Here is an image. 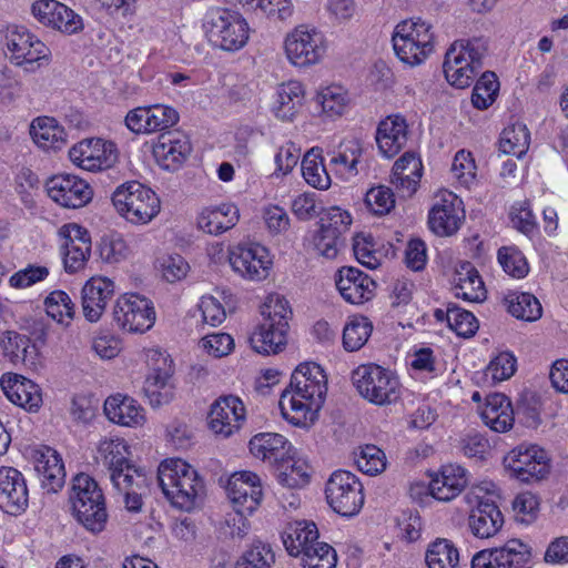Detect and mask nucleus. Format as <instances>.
I'll use <instances>...</instances> for the list:
<instances>
[{"instance_id":"nucleus-1","label":"nucleus","mask_w":568,"mask_h":568,"mask_svg":"<svg viewBox=\"0 0 568 568\" xmlns=\"http://www.w3.org/2000/svg\"><path fill=\"white\" fill-rule=\"evenodd\" d=\"M326 392V375L322 367L315 363L300 364L281 395L282 416L294 426H305L323 406Z\"/></svg>"},{"instance_id":"nucleus-2","label":"nucleus","mask_w":568,"mask_h":568,"mask_svg":"<svg viewBox=\"0 0 568 568\" xmlns=\"http://www.w3.org/2000/svg\"><path fill=\"white\" fill-rule=\"evenodd\" d=\"M159 485L171 505L184 511L201 506L205 486L197 471L181 458L163 460L158 469Z\"/></svg>"},{"instance_id":"nucleus-3","label":"nucleus","mask_w":568,"mask_h":568,"mask_svg":"<svg viewBox=\"0 0 568 568\" xmlns=\"http://www.w3.org/2000/svg\"><path fill=\"white\" fill-rule=\"evenodd\" d=\"M72 514L89 531L100 532L108 520L104 494L94 478L78 474L72 480L69 496Z\"/></svg>"},{"instance_id":"nucleus-4","label":"nucleus","mask_w":568,"mask_h":568,"mask_svg":"<svg viewBox=\"0 0 568 568\" xmlns=\"http://www.w3.org/2000/svg\"><path fill=\"white\" fill-rule=\"evenodd\" d=\"M203 30L209 42L217 49L236 52L250 39V26L237 11L226 8H212L203 19Z\"/></svg>"},{"instance_id":"nucleus-5","label":"nucleus","mask_w":568,"mask_h":568,"mask_svg":"<svg viewBox=\"0 0 568 568\" xmlns=\"http://www.w3.org/2000/svg\"><path fill=\"white\" fill-rule=\"evenodd\" d=\"M4 44L9 61L26 72L34 73L51 63L50 48L24 26H8Z\"/></svg>"},{"instance_id":"nucleus-6","label":"nucleus","mask_w":568,"mask_h":568,"mask_svg":"<svg viewBox=\"0 0 568 568\" xmlns=\"http://www.w3.org/2000/svg\"><path fill=\"white\" fill-rule=\"evenodd\" d=\"M111 200L116 212L135 225L150 223L161 210V201L156 193L138 181L119 185Z\"/></svg>"},{"instance_id":"nucleus-7","label":"nucleus","mask_w":568,"mask_h":568,"mask_svg":"<svg viewBox=\"0 0 568 568\" xmlns=\"http://www.w3.org/2000/svg\"><path fill=\"white\" fill-rule=\"evenodd\" d=\"M352 383L364 399L377 406L390 405L400 397L397 375L374 363L356 367L352 373Z\"/></svg>"},{"instance_id":"nucleus-8","label":"nucleus","mask_w":568,"mask_h":568,"mask_svg":"<svg viewBox=\"0 0 568 568\" xmlns=\"http://www.w3.org/2000/svg\"><path fill=\"white\" fill-rule=\"evenodd\" d=\"M392 42L395 54L403 63L419 65L434 50L432 26L420 18L402 21L394 30Z\"/></svg>"},{"instance_id":"nucleus-9","label":"nucleus","mask_w":568,"mask_h":568,"mask_svg":"<svg viewBox=\"0 0 568 568\" xmlns=\"http://www.w3.org/2000/svg\"><path fill=\"white\" fill-rule=\"evenodd\" d=\"M485 48L479 39L455 41L445 54L446 80L458 89L469 87L483 68Z\"/></svg>"},{"instance_id":"nucleus-10","label":"nucleus","mask_w":568,"mask_h":568,"mask_svg":"<svg viewBox=\"0 0 568 568\" xmlns=\"http://www.w3.org/2000/svg\"><path fill=\"white\" fill-rule=\"evenodd\" d=\"M325 497L329 507L344 517L357 515L365 500L358 477L343 469L335 470L327 479Z\"/></svg>"},{"instance_id":"nucleus-11","label":"nucleus","mask_w":568,"mask_h":568,"mask_svg":"<svg viewBox=\"0 0 568 568\" xmlns=\"http://www.w3.org/2000/svg\"><path fill=\"white\" fill-rule=\"evenodd\" d=\"M503 463L510 477L526 484L537 483L550 471L548 454L537 445H518L504 457Z\"/></svg>"},{"instance_id":"nucleus-12","label":"nucleus","mask_w":568,"mask_h":568,"mask_svg":"<svg viewBox=\"0 0 568 568\" xmlns=\"http://www.w3.org/2000/svg\"><path fill=\"white\" fill-rule=\"evenodd\" d=\"M116 326L129 333H144L155 323V311L152 301L139 294L120 296L112 312Z\"/></svg>"},{"instance_id":"nucleus-13","label":"nucleus","mask_w":568,"mask_h":568,"mask_svg":"<svg viewBox=\"0 0 568 568\" xmlns=\"http://www.w3.org/2000/svg\"><path fill=\"white\" fill-rule=\"evenodd\" d=\"M284 48L288 61L300 68L318 63L326 52L323 33L304 26L296 27L286 36Z\"/></svg>"},{"instance_id":"nucleus-14","label":"nucleus","mask_w":568,"mask_h":568,"mask_svg":"<svg viewBox=\"0 0 568 568\" xmlns=\"http://www.w3.org/2000/svg\"><path fill=\"white\" fill-rule=\"evenodd\" d=\"M148 361L151 368L144 382L143 392L152 407L169 404L174 396L172 359L159 349H150Z\"/></svg>"},{"instance_id":"nucleus-15","label":"nucleus","mask_w":568,"mask_h":568,"mask_svg":"<svg viewBox=\"0 0 568 568\" xmlns=\"http://www.w3.org/2000/svg\"><path fill=\"white\" fill-rule=\"evenodd\" d=\"M31 13L42 26L64 34H75L84 28L81 16L58 0H37Z\"/></svg>"},{"instance_id":"nucleus-16","label":"nucleus","mask_w":568,"mask_h":568,"mask_svg":"<svg viewBox=\"0 0 568 568\" xmlns=\"http://www.w3.org/2000/svg\"><path fill=\"white\" fill-rule=\"evenodd\" d=\"M207 418L210 429L215 435L227 438L239 432L245 423V406L237 396H220L211 405Z\"/></svg>"},{"instance_id":"nucleus-17","label":"nucleus","mask_w":568,"mask_h":568,"mask_svg":"<svg viewBox=\"0 0 568 568\" xmlns=\"http://www.w3.org/2000/svg\"><path fill=\"white\" fill-rule=\"evenodd\" d=\"M69 158L87 171H100L111 168L118 161V151L113 142L92 138L74 144L69 151Z\"/></svg>"},{"instance_id":"nucleus-18","label":"nucleus","mask_w":568,"mask_h":568,"mask_svg":"<svg viewBox=\"0 0 568 568\" xmlns=\"http://www.w3.org/2000/svg\"><path fill=\"white\" fill-rule=\"evenodd\" d=\"M58 234L64 240L61 248L65 272L73 274L83 270L91 254L89 231L77 223H68L59 229Z\"/></svg>"},{"instance_id":"nucleus-19","label":"nucleus","mask_w":568,"mask_h":568,"mask_svg":"<svg viewBox=\"0 0 568 568\" xmlns=\"http://www.w3.org/2000/svg\"><path fill=\"white\" fill-rule=\"evenodd\" d=\"M229 261L235 273L251 281L266 278L272 265L268 251L260 244H240L233 247Z\"/></svg>"},{"instance_id":"nucleus-20","label":"nucleus","mask_w":568,"mask_h":568,"mask_svg":"<svg viewBox=\"0 0 568 568\" xmlns=\"http://www.w3.org/2000/svg\"><path fill=\"white\" fill-rule=\"evenodd\" d=\"M531 558V548L519 539H510L503 547L484 549L471 559V568L523 567Z\"/></svg>"},{"instance_id":"nucleus-21","label":"nucleus","mask_w":568,"mask_h":568,"mask_svg":"<svg viewBox=\"0 0 568 568\" xmlns=\"http://www.w3.org/2000/svg\"><path fill=\"white\" fill-rule=\"evenodd\" d=\"M48 195L67 209H79L87 205L93 196L90 184L73 174H59L47 182Z\"/></svg>"},{"instance_id":"nucleus-22","label":"nucleus","mask_w":568,"mask_h":568,"mask_svg":"<svg viewBox=\"0 0 568 568\" xmlns=\"http://www.w3.org/2000/svg\"><path fill=\"white\" fill-rule=\"evenodd\" d=\"M29 505V490L23 474L13 467H0V509L21 515Z\"/></svg>"},{"instance_id":"nucleus-23","label":"nucleus","mask_w":568,"mask_h":568,"mask_svg":"<svg viewBox=\"0 0 568 568\" xmlns=\"http://www.w3.org/2000/svg\"><path fill=\"white\" fill-rule=\"evenodd\" d=\"M226 491L235 509L251 515L262 501V484L260 477L252 471L242 470L231 475Z\"/></svg>"},{"instance_id":"nucleus-24","label":"nucleus","mask_w":568,"mask_h":568,"mask_svg":"<svg viewBox=\"0 0 568 568\" xmlns=\"http://www.w3.org/2000/svg\"><path fill=\"white\" fill-rule=\"evenodd\" d=\"M192 152L189 136L180 131H166L159 135L153 145V155L161 168L179 170Z\"/></svg>"},{"instance_id":"nucleus-25","label":"nucleus","mask_w":568,"mask_h":568,"mask_svg":"<svg viewBox=\"0 0 568 568\" xmlns=\"http://www.w3.org/2000/svg\"><path fill=\"white\" fill-rule=\"evenodd\" d=\"M462 200L454 193H447L434 204L428 214V225L438 236H452L462 226L465 212Z\"/></svg>"},{"instance_id":"nucleus-26","label":"nucleus","mask_w":568,"mask_h":568,"mask_svg":"<svg viewBox=\"0 0 568 568\" xmlns=\"http://www.w3.org/2000/svg\"><path fill=\"white\" fill-rule=\"evenodd\" d=\"M335 282L342 297L355 305L372 300L376 288V283L366 273L353 266L341 267Z\"/></svg>"},{"instance_id":"nucleus-27","label":"nucleus","mask_w":568,"mask_h":568,"mask_svg":"<svg viewBox=\"0 0 568 568\" xmlns=\"http://www.w3.org/2000/svg\"><path fill=\"white\" fill-rule=\"evenodd\" d=\"M114 294L115 284L108 277L93 276L87 281L81 291L84 317L89 322H98Z\"/></svg>"},{"instance_id":"nucleus-28","label":"nucleus","mask_w":568,"mask_h":568,"mask_svg":"<svg viewBox=\"0 0 568 568\" xmlns=\"http://www.w3.org/2000/svg\"><path fill=\"white\" fill-rule=\"evenodd\" d=\"M32 459L42 487L48 493L59 491L65 481V470L58 452L49 446H39L32 450Z\"/></svg>"},{"instance_id":"nucleus-29","label":"nucleus","mask_w":568,"mask_h":568,"mask_svg":"<svg viewBox=\"0 0 568 568\" xmlns=\"http://www.w3.org/2000/svg\"><path fill=\"white\" fill-rule=\"evenodd\" d=\"M7 398L27 412H38L42 405L39 385L18 374H4L0 381Z\"/></svg>"},{"instance_id":"nucleus-30","label":"nucleus","mask_w":568,"mask_h":568,"mask_svg":"<svg viewBox=\"0 0 568 568\" xmlns=\"http://www.w3.org/2000/svg\"><path fill=\"white\" fill-rule=\"evenodd\" d=\"M376 142L381 153L390 159L397 155L408 140V124L399 114L388 115L378 123Z\"/></svg>"},{"instance_id":"nucleus-31","label":"nucleus","mask_w":568,"mask_h":568,"mask_svg":"<svg viewBox=\"0 0 568 568\" xmlns=\"http://www.w3.org/2000/svg\"><path fill=\"white\" fill-rule=\"evenodd\" d=\"M290 325L284 320H277L276 323L263 318L257 328L250 336V343L254 351L260 354H276L283 349L287 343V332Z\"/></svg>"},{"instance_id":"nucleus-32","label":"nucleus","mask_w":568,"mask_h":568,"mask_svg":"<svg viewBox=\"0 0 568 568\" xmlns=\"http://www.w3.org/2000/svg\"><path fill=\"white\" fill-rule=\"evenodd\" d=\"M504 524L498 506L490 499H480L468 516V527L478 538H489L497 534Z\"/></svg>"},{"instance_id":"nucleus-33","label":"nucleus","mask_w":568,"mask_h":568,"mask_svg":"<svg viewBox=\"0 0 568 568\" xmlns=\"http://www.w3.org/2000/svg\"><path fill=\"white\" fill-rule=\"evenodd\" d=\"M467 470L459 465L443 466L440 475L429 484L430 494L440 501H449L467 486Z\"/></svg>"},{"instance_id":"nucleus-34","label":"nucleus","mask_w":568,"mask_h":568,"mask_svg":"<svg viewBox=\"0 0 568 568\" xmlns=\"http://www.w3.org/2000/svg\"><path fill=\"white\" fill-rule=\"evenodd\" d=\"M104 414L114 424L136 427L143 424V408L129 396H110L104 402Z\"/></svg>"},{"instance_id":"nucleus-35","label":"nucleus","mask_w":568,"mask_h":568,"mask_svg":"<svg viewBox=\"0 0 568 568\" xmlns=\"http://www.w3.org/2000/svg\"><path fill=\"white\" fill-rule=\"evenodd\" d=\"M240 219V212L233 203H222L204 209L197 224L201 230L212 235H220L234 227Z\"/></svg>"},{"instance_id":"nucleus-36","label":"nucleus","mask_w":568,"mask_h":568,"mask_svg":"<svg viewBox=\"0 0 568 568\" xmlns=\"http://www.w3.org/2000/svg\"><path fill=\"white\" fill-rule=\"evenodd\" d=\"M453 283L457 297L468 302H483L486 298L485 284L477 268L468 261L458 265Z\"/></svg>"},{"instance_id":"nucleus-37","label":"nucleus","mask_w":568,"mask_h":568,"mask_svg":"<svg viewBox=\"0 0 568 568\" xmlns=\"http://www.w3.org/2000/svg\"><path fill=\"white\" fill-rule=\"evenodd\" d=\"M320 539L318 528L315 523L308 520H296L287 524L282 534L283 545L290 556L301 555Z\"/></svg>"},{"instance_id":"nucleus-38","label":"nucleus","mask_w":568,"mask_h":568,"mask_svg":"<svg viewBox=\"0 0 568 568\" xmlns=\"http://www.w3.org/2000/svg\"><path fill=\"white\" fill-rule=\"evenodd\" d=\"M290 446L288 440L276 433H260L253 436L248 443L251 454L270 464L283 460Z\"/></svg>"},{"instance_id":"nucleus-39","label":"nucleus","mask_w":568,"mask_h":568,"mask_svg":"<svg viewBox=\"0 0 568 568\" xmlns=\"http://www.w3.org/2000/svg\"><path fill=\"white\" fill-rule=\"evenodd\" d=\"M305 98L303 84L288 81L278 85L273 104L275 116L282 121H292L302 108Z\"/></svg>"},{"instance_id":"nucleus-40","label":"nucleus","mask_w":568,"mask_h":568,"mask_svg":"<svg viewBox=\"0 0 568 568\" xmlns=\"http://www.w3.org/2000/svg\"><path fill=\"white\" fill-rule=\"evenodd\" d=\"M30 135L44 150H61L67 143V133L54 118L39 116L31 122Z\"/></svg>"},{"instance_id":"nucleus-41","label":"nucleus","mask_w":568,"mask_h":568,"mask_svg":"<svg viewBox=\"0 0 568 568\" xmlns=\"http://www.w3.org/2000/svg\"><path fill=\"white\" fill-rule=\"evenodd\" d=\"M301 171L308 185L318 190H327L331 186V176L326 171L318 148H312L305 153L301 163Z\"/></svg>"},{"instance_id":"nucleus-42","label":"nucleus","mask_w":568,"mask_h":568,"mask_svg":"<svg viewBox=\"0 0 568 568\" xmlns=\"http://www.w3.org/2000/svg\"><path fill=\"white\" fill-rule=\"evenodd\" d=\"M504 301L508 313L518 320L535 322L541 317V304L530 293L510 292L505 296Z\"/></svg>"},{"instance_id":"nucleus-43","label":"nucleus","mask_w":568,"mask_h":568,"mask_svg":"<svg viewBox=\"0 0 568 568\" xmlns=\"http://www.w3.org/2000/svg\"><path fill=\"white\" fill-rule=\"evenodd\" d=\"M425 562L427 568H458L459 551L449 539L437 538L428 545Z\"/></svg>"},{"instance_id":"nucleus-44","label":"nucleus","mask_w":568,"mask_h":568,"mask_svg":"<svg viewBox=\"0 0 568 568\" xmlns=\"http://www.w3.org/2000/svg\"><path fill=\"white\" fill-rule=\"evenodd\" d=\"M530 144V133L524 123H514L505 128L500 134L499 149L505 154L523 158Z\"/></svg>"},{"instance_id":"nucleus-45","label":"nucleus","mask_w":568,"mask_h":568,"mask_svg":"<svg viewBox=\"0 0 568 568\" xmlns=\"http://www.w3.org/2000/svg\"><path fill=\"white\" fill-rule=\"evenodd\" d=\"M275 552L268 542L255 539L235 562V568H272Z\"/></svg>"},{"instance_id":"nucleus-46","label":"nucleus","mask_w":568,"mask_h":568,"mask_svg":"<svg viewBox=\"0 0 568 568\" xmlns=\"http://www.w3.org/2000/svg\"><path fill=\"white\" fill-rule=\"evenodd\" d=\"M373 332V324L366 316L352 317L343 329V347L347 352L361 349Z\"/></svg>"},{"instance_id":"nucleus-47","label":"nucleus","mask_w":568,"mask_h":568,"mask_svg":"<svg viewBox=\"0 0 568 568\" xmlns=\"http://www.w3.org/2000/svg\"><path fill=\"white\" fill-rule=\"evenodd\" d=\"M48 316L57 323L69 326L75 314V304L70 295L61 290L51 292L44 300Z\"/></svg>"},{"instance_id":"nucleus-48","label":"nucleus","mask_w":568,"mask_h":568,"mask_svg":"<svg viewBox=\"0 0 568 568\" xmlns=\"http://www.w3.org/2000/svg\"><path fill=\"white\" fill-rule=\"evenodd\" d=\"M363 153L362 143L356 140H347L339 144L338 151L332 156L331 164L337 168L342 174L356 175L357 164Z\"/></svg>"},{"instance_id":"nucleus-49","label":"nucleus","mask_w":568,"mask_h":568,"mask_svg":"<svg viewBox=\"0 0 568 568\" xmlns=\"http://www.w3.org/2000/svg\"><path fill=\"white\" fill-rule=\"evenodd\" d=\"M98 453L110 474L130 464L129 447L122 438H104L99 444Z\"/></svg>"},{"instance_id":"nucleus-50","label":"nucleus","mask_w":568,"mask_h":568,"mask_svg":"<svg viewBox=\"0 0 568 568\" xmlns=\"http://www.w3.org/2000/svg\"><path fill=\"white\" fill-rule=\"evenodd\" d=\"M278 483L287 488H303L310 483V465L303 459H283Z\"/></svg>"},{"instance_id":"nucleus-51","label":"nucleus","mask_w":568,"mask_h":568,"mask_svg":"<svg viewBox=\"0 0 568 568\" xmlns=\"http://www.w3.org/2000/svg\"><path fill=\"white\" fill-rule=\"evenodd\" d=\"M301 562L303 568H335L337 555L331 545L318 539L301 555Z\"/></svg>"},{"instance_id":"nucleus-52","label":"nucleus","mask_w":568,"mask_h":568,"mask_svg":"<svg viewBox=\"0 0 568 568\" xmlns=\"http://www.w3.org/2000/svg\"><path fill=\"white\" fill-rule=\"evenodd\" d=\"M246 511L235 509L226 514L217 528V536L223 541H241L251 529V524L246 518Z\"/></svg>"},{"instance_id":"nucleus-53","label":"nucleus","mask_w":568,"mask_h":568,"mask_svg":"<svg viewBox=\"0 0 568 568\" xmlns=\"http://www.w3.org/2000/svg\"><path fill=\"white\" fill-rule=\"evenodd\" d=\"M499 91V81L494 72L486 71L477 80L473 94V105L478 110L488 109L496 100Z\"/></svg>"},{"instance_id":"nucleus-54","label":"nucleus","mask_w":568,"mask_h":568,"mask_svg":"<svg viewBox=\"0 0 568 568\" xmlns=\"http://www.w3.org/2000/svg\"><path fill=\"white\" fill-rule=\"evenodd\" d=\"M355 464L362 473L375 476L386 468L385 453L375 445H365L355 453Z\"/></svg>"},{"instance_id":"nucleus-55","label":"nucleus","mask_w":568,"mask_h":568,"mask_svg":"<svg viewBox=\"0 0 568 568\" xmlns=\"http://www.w3.org/2000/svg\"><path fill=\"white\" fill-rule=\"evenodd\" d=\"M497 258L505 273L514 278H524L529 272L525 255L515 246L500 247Z\"/></svg>"},{"instance_id":"nucleus-56","label":"nucleus","mask_w":568,"mask_h":568,"mask_svg":"<svg viewBox=\"0 0 568 568\" xmlns=\"http://www.w3.org/2000/svg\"><path fill=\"white\" fill-rule=\"evenodd\" d=\"M317 103L321 105L322 112L329 118L343 114L347 106V93L342 87L331 85L323 89L317 94Z\"/></svg>"},{"instance_id":"nucleus-57","label":"nucleus","mask_w":568,"mask_h":568,"mask_svg":"<svg viewBox=\"0 0 568 568\" xmlns=\"http://www.w3.org/2000/svg\"><path fill=\"white\" fill-rule=\"evenodd\" d=\"M110 479L119 491L142 489L146 485V476L143 470L136 468L131 463L118 468V470H113L110 474Z\"/></svg>"},{"instance_id":"nucleus-58","label":"nucleus","mask_w":568,"mask_h":568,"mask_svg":"<svg viewBox=\"0 0 568 568\" xmlns=\"http://www.w3.org/2000/svg\"><path fill=\"white\" fill-rule=\"evenodd\" d=\"M514 412L519 422L527 427H537L540 423V402L532 392L520 394Z\"/></svg>"},{"instance_id":"nucleus-59","label":"nucleus","mask_w":568,"mask_h":568,"mask_svg":"<svg viewBox=\"0 0 568 568\" xmlns=\"http://www.w3.org/2000/svg\"><path fill=\"white\" fill-rule=\"evenodd\" d=\"M366 209L374 215H385L395 206V196L390 187L378 185L371 187L364 197Z\"/></svg>"},{"instance_id":"nucleus-60","label":"nucleus","mask_w":568,"mask_h":568,"mask_svg":"<svg viewBox=\"0 0 568 568\" xmlns=\"http://www.w3.org/2000/svg\"><path fill=\"white\" fill-rule=\"evenodd\" d=\"M150 134L159 131H165L179 122L178 111L165 104L146 105Z\"/></svg>"},{"instance_id":"nucleus-61","label":"nucleus","mask_w":568,"mask_h":568,"mask_svg":"<svg viewBox=\"0 0 568 568\" xmlns=\"http://www.w3.org/2000/svg\"><path fill=\"white\" fill-rule=\"evenodd\" d=\"M318 224L325 232L343 239V235L349 230L352 216L347 211L332 206L322 213Z\"/></svg>"},{"instance_id":"nucleus-62","label":"nucleus","mask_w":568,"mask_h":568,"mask_svg":"<svg viewBox=\"0 0 568 568\" xmlns=\"http://www.w3.org/2000/svg\"><path fill=\"white\" fill-rule=\"evenodd\" d=\"M515 519L521 524L534 523L539 513V499L530 491L519 493L513 500Z\"/></svg>"},{"instance_id":"nucleus-63","label":"nucleus","mask_w":568,"mask_h":568,"mask_svg":"<svg viewBox=\"0 0 568 568\" xmlns=\"http://www.w3.org/2000/svg\"><path fill=\"white\" fill-rule=\"evenodd\" d=\"M476 164L470 152L459 150L453 160L452 174L462 185L469 187L476 178Z\"/></svg>"},{"instance_id":"nucleus-64","label":"nucleus","mask_w":568,"mask_h":568,"mask_svg":"<svg viewBox=\"0 0 568 568\" xmlns=\"http://www.w3.org/2000/svg\"><path fill=\"white\" fill-rule=\"evenodd\" d=\"M448 327L458 336L471 337L478 329V321L474 314L459 307L457 304L452 307L450 316L448 315Z\"/></svg>"}]
</instances>
